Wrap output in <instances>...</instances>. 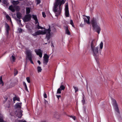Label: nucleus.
Wrapping results in <instances>:
<instances>
[{
    "mask_svg": "<svg viewBox=\"0 0 122 122\" xmlns=\"http://www.w3.org/2000/svg\"><path fill=\"white\" fill-rule=\"evenodd\" d=\"M50 41H49L48 42V44H50Z\"/></svg>",
    "mask_w": 122,
    "mask_h": 122,
    "instance_id": "864d4df0",
    "label": "nucleus"
},
{
    "mask_svg": "<svg viewBox=\"0 0 122 122\" xmlns=\"http://www.w3.org/2000/svg\"><path fill=\"white\" fill-rule=\"evenodd\" d=\"M103 44L102 42H101L100 44L99 45L100 47V49H101V50H102V49L103 47Z\"/></svg>",
    "mask_w": 122,
    "mask_h": 122,
    "instance_id": "c85d7f7f",
    "label": "nucleus"
},
{
    "mask_svg": "<svg viewBox=\"0 0 122 122\" xmlns=\"http://www.w3.org/2000/svg\"><path fill=\"white\" fill-rule=\"evenodd\" d=\"M36 1L37 2V4H39L41 2L40 0H36Z\"/></svg>",
    "mask_w": 122,
    "mask_h": 122,
    "instance_id": "a19ab883",
    "label": "nucleus"
},
{
    "mask_svg": "<svg viewBox=\"0 0 122 122\" xmlns=\"http://www.w3.org/2000/svg\"><path fill=\"white\" fill-rule=\"evenodd\" d=\"M6 33L7 35L9 34V30L10 29L9 26L6 23L5 24Z\"/></svg>",
    "mask_w": 122,
    "mask_h": 122,
    "instance_id": "dca6fc26",
    "label": "nucleus"
},
{
    "mask_svg": "<svg viewBox=\"0 0 122 122\" xmlns=\"http://www.w3.org/2000/svg\"><path fill=\"white\" fill-rule=\"evenodd\" d=\"M65 29L66 33L68 35H70V33L68 29V27L67 26L65 27Z\"/></svg>",
    "mask_w": 122,
    "mask_h": 122,
    "instance_id": "aec40b11",
    "label": "nucleus"
},
{
    "mask_svg": "<svg viewBox=\"0 0 122 122\" xmlns=\"http://www.w3.org/2000/svg\"><path fill=\"white\" fill-rule=\"evenodd\" d=\"M35 51L36 53V54L39 56L40 57H42V52L40 49H38V50H35Z\"/></svg>",
    "mask_w": 122,
    "mask_h": 122,
    "instance_id": "f8f14e48",
    "label": "nucleus"
},
{
    "mask_svg": "<svg viewBox=\"0 0 122 122\" xmlns=\"http://www.w3.org/2000/svg\"><path fill=\"white\" fill-rule=\"evenodd\" d=\"M26 79L27 81V82L29 83H30V79L29 77H27L26 78Z\"/></svg>",
    "mask_w": 122,
    "mask_h": 122,
    "instance_id": "c9c22d12",
    "label": "nucleus"
},
{
    "mask_svg": "<svg viewBox=\"0 0 122 122\" xmlns=\"http://www.w3.org/2000/svg\"><path fill=\"white\" fill-rule=\"evenodd\" d=\"M84 25V24H82V23H81V24L80 25V26L81 27H83V26Z\"/></svg>",
    "mask_w": 122,
    "mask_h": 122,
    "instance_id": "a18cd8bd",
    "label": "nucleus"
},
{
    "mask_svg": "<svg viewBox=\"0 0 122 122\" xmlns=\"http://www.w3.org/2000/svg\"><path fill=\"white\" fill-rule=\"evenodd\" d=\"M44 97L45 98H46L47 97V95L46 94V93H44Z\"/></svg>",
    "mask_w": 122,
    "mask_h": 122,
    "instance_id": "c03bdc74",
    "label": "nucleus"
},
{
    "mask_svg": "<svg viewBox=\"0 0 122 122\" xmlns=\"http://www.w3.org/2000/svg\"><path fill=\"white\" fill-rule=\"evenodd\" d=\"M15 19L17 21H18L19 23H21V20L20 19H17L16 18H15Z\"/></svg>",
    "mask_w": 122,
    "mask_h": 122,
    "instance_id": "4c0bfd02",
    "label": "nucleus"
},
{
    "mask_svg": "<svg viewBox=\"0 0 122 122\" xmlns=\"http://www.w3.org/2000/svg\"><path fill=\"white\" fill-rule=\"evenodd\" d=\"M84 111H85V109H84Z\"/></svg>",
    "mask_w": 122,
    "mask_h": 122,
    "instance_id": "13d9d810",
    "label": "nucleus"
},
{
    "mask_svg": "<svg viewBox=\"0 0 122 122\" xmlns=\"http://www.w3.org/2000/svg\"><path fill=\"white\" fill-rule=\"evenodd\" d=\"M31 18V16L30 14H27L25 16L23 19V20L24 22H28L30 20Z\"/></svg>",
    "mask_w": 122,
    "mask_h": 122,
    "instance_id": "0eeeda50",
    "label": "nucleus"
},
{
    "mask_svg": "<svg viewBox=\"0 0 122 122\" xmlns=\"http://www.w3.org/2000/svg\"><path fill=\"white\" fill-rule=\"evenodd\" d=\"M98 18H93L92 19L90 23L92 25V27L98 25Z\"/></svg>",
    "mask_w": 122,
    "mask_h": 122,
    "instance_id": "39448f33",
    "label": "nucleus"
},
{
    "mask_svg": "<svg viewBox=\"0 0 122 122\" xmlns=\"http://www.w3.org/2000/svg\"><path fill=\"white\" fill-rule=\"evenodd\" d=\"M22 111L21 110H19L16 116L19 118H20L22 115Z\"/></svg>",
    "mask_w": 122,
    "mask_h": 122,
    "instance_id": "2eb2a0df",
    "label": "nucleus"
},
{
    "mask_svg": "<svg viewBox=\"0 0 122 122\" xmlns=\"http://www.w3.org/2000/svg\"><path fill=\"white\" fill-rule=\"evenodd\" d=\"M47 44V43H45V44Z\"/></svg>",
    "mask_w": 122,
    "mask_h": 122,
    "instance_id": "5fc2aeb1",
    "label": "nucleus"
},
{
    "mask_svg": "<svg viewBox=\"0 0 122 122\" xmlns=\"http://www.w3.org/2000/svg\"><path fill=\"white\" fill-rule=\"evenodd\" d=\"M42 15H43V16L45 18L46 17V15H45V12H42Z\"/></svg>",
    "mask_w": 122,
    "mask_h": 122,
    "instance_id": "ea45409f",
    "label": "nucleus"
},
{
    "mask_svg": "<svg viewBox=\"0 0 122 122\" xmlns=\"http://www.w3.org/2000/svg\"><path fill=\"white\" fill-rule=\"evenodd\" d=\"M61 89H60V88H59L57 90V94L61 93Z\"/></svg>",
    "mask_w": 122,
    "mask_h": 122,
    "instance_id": "72a5a7b5",
    "label": "nucleus"
},
{
    "mask_svg": "<svg viewBox=\"0 0 122 122\" xmlns=\"http://www.w3.org/2000/svg\"><path fill=\"white\" fill-rule=\"evenodd\" d=\"M12 3L14 5H16L18 4V1H13Z\"/></svg>",
    "mask_w": 122,
    "mask_h": 122,
    "instance_id": "c756f323",
    "label": "nucleus"
},
{
    "mask_svg": "<svg viewBox=\"0 0 122 122\" xmlns=\"http://www.w3.org/2000/svg\"><path fill=\"white\" fill-rule=\"evenodd\" d=\"M94 44V40H93L91 43L90 50L91 53L96 60L98 58L100 52L99 47L95 46Z\"/></svg>",
    "mask_w": 122,
    "mask_h": 122,
    "instance_id": "f03ea898",
    "label": "nucleus"
},
{
    "mask_svg": "<svg viewBox=\"0 0 122 122\" xmlns=\"http://www.w3.org/2000/svg\"><path fill=\"white\" fill-rule=\"evenodd\" d=\"M86 18H83L84 23L86 22L87 24H90V17L89 16H86Z\"/></svg>",
    "mask_w": 122,
    "mask_h": 122,
    "instance_id": "ddd939ff",
    "label": "nucleus"
},
{
    "mask_svg": "<svg viewBox=\"0 0 122 122\" xmlns=\"http://www.w3.org/2000/svg\"><path fill=\"white\" fill-rule=\"evenodd\" d=\"M87 88H88V86H87Z\"/></svg>",
    "mask_w": 122,
    "mask_h": 122,
    "instance_id": "4d7b16f0",
    "label": "nucleus"
},
{
    "mask_svg": "<svg viewBox=\"0 0 122 122\" xmlns=\"http://www.w3.org/2000/svg\"><path fill=\"white\" fill-rule=\"evenodd\" d=\"M65 2L64 0H56L54 4L53 10L55 13L56 16H58L61 14V6Z\"/></svg>",
    "mask_w": 122,
    "mask_h": 122,
    "instance_id": "f257e3e1",
    "label": "nucleus"
},
{
    "mask_svg": "<svg viewBox=\"0 0 122 122\" xmlns=\"http://www.w3.org/2000/svg\"><path fill=\"white\" fill-rule=\"evenodd\" d=\"M44 101H45V103L46 104L47 103H48V101H47L45 99L44 100Z\"/></svg>",
    "mask_w": 122,
    "mask_h": 122,
    "instance_id": "de8ad7c7",
    "label": "nucleus"
},
{
    "mask_svg": "<svg viewBox=\"0 0 122 122\" xmlns=\"http://www.w3.org/2000/svg\"><path fill=\"white\" fill-rule=\"evenodd\" d=\"M19 122H26L25 121H23L22 120L20 121Z\"/></svg>",
    "mask_w": 122,
    "mask_h": 122,
    "instance_id": "3c124183",
    "label": "nucleus"
},
{
    "mask_svg": "<svg viewBox=\"0 0 122 122\" xmlns=\"http://www.w3.org/2000/svg\"><path fill=\"white\" fill-rule=\"evenodd\" d=\"M26 55L27 57L29 60L30 61V63L33 64H34L32 60L31 53L29 51H27L26 52Z\"/></svg>",
    "mask_w": 122,
    "mask_h": 122,
    "instance_id": "423d86ee",
    "label": "nucleus"
},
{
    "mask_svg": "<svg viewBox=\"0 0 122 122\" xmlns=\"http://www.w3.org/2000/svg\"><path fill=\"white\" fill-rule=\"evenodd\" d=\"M69 116L71 117L74 120H76V117L75 116Z\"/></svg>",
    "mask_w": 122,
    "mask_h": 122,
    "instance_id": "58836bf2",
    "label": "nucleus"
},
{
    "mask_svg": "<svg viewBox=\"0 0 122 122\" xmlns=\"http://www.w3.org/2000/svg\"><path fill=\"white\" fill-rule=\"evenodd\" d=\"M45 33L44 32H43L42 30L41 31L39 30L37 31L35 33L32 34L33 36H36L40 34L44 35Z\"/></svg>",
    "mask_w": 122,
    "mask_h": 122,
    "instance_id": "9d476101",
    "label": "nucleus"
},
{
    "mask_svg": "<svg viewBox=\"0 0 122 122\" xmlns=\"http://www.w3.org/2000/svg\"><path fill=\"white\" fill-rule=\"evenodd\" d=\"M37 71L38 73L41 72L42 70L41 67L40 66H38L37 68Z\"/></svg>",
    "mask_w": 122,
    "mask_h": 122,
    "instance_id": "bb28decb",
    "label": "nucleus"
},
{
    "mask_svg": "<svg viewBox=\"0 0 122 122\" xmlns=\"http://www.w3.org/2000/svg\"><path fill=\"white\" fill-rule=\"evenodd\" d=\"M32 18L34 20H35V24H36L37 23H38V20L37 19V17L36 15H33Z\"/></svg>",
    "mask_w": 122,
    "mask_h": 122,
    "instance_id": "a211bd4d",
    "label": "nucleus"
},
{
    "mask_svg": "<svg viewBox=\"0 0 122 122\" xmlns=\"http://www.w3.org/2000/svg\"><path fill=\"white\" fill-rule=\"evenodd\" d=\"M9 9L13 12H14L15 11V10L12 5L9 6Z\"/></svg>",
    "mask_w": 122,
    "mask_h": 122,
    "instance_id": "412c9836",
    "label": "nucleus"
},
{
    "mask_svg": "<svg viewBox=\"0 0 122 122\" xmlns=\"http://www.w3.org/2000/svg\"><path fill=\"white\" fill-rule=\"evenodd\" d=\"M93 30L99 34L101 30L100 27L98 25L93 26Z\"/></svg>",
    "mask_w": 122,
    "mask_h": 122,
    "instance_id": "6e6552de",
    "label": "nucleus"
},
{
    "mask_svg": "<svg viewBox=\"0 0 122 122\" xmlns=\"http://www.w3.org/2000/svg\"><path fill=\"white\" fill-rule=\"evenodd\" d=\"M20 103H17L15 106V107L16 109V112H17V110H21V106L20 105Z\"/></svg>",
    "mask_w": 122,
    "mask_h": 122,
    "instance_id": "4468645a",
    "label": "nucleus"
},
{
    "mask_svg": "<svg viewBox=\"0 0 122 122\" xmlns=\"http://www.w3.org/2000/svg\"><path fill=\"white\" fill-rule=\"evenodd\" d=\"M51 31V27L50 25L49 26V28L48 29H45L44 30V31H43V32H44L45 33V34H46V38L47 39V41L49 40L50 38Z\"/></svg>",
    "mask_w": 122,
    "mask_h": 122,
    "instance_id": "7ed1b4c3",
    "label": "nucleus"
},
{
    "mask_svg": "<svg viewBox=\"0 0 122 122\" xmlns=\"http://www.w3.org/2000/svg\"><path fill=\"white\" fill-rule=\"evenodd\" d=\"M10 59L11 60H12L13 62H15V58L14 56V54H13V55L10 58Z\"/></svg>",
    "mask_w": 122,
    "mask_h": 122,
    "instance_id": "4be33fe9",
    "label": "nucleus"
},
{
    "mask_svg": "<svg viewBox=\"0 0 122 122\" xmlns=\"http://www.w3.org/2000/svg\"><path fill=\"white\" fill-rule=\"evenodd\" d=\"M20 104H22L21 102H20Z\"/></svg>",
    "mask_w": 122,
    "mask_h": 122,
    "instance_id": "6e6d98bb",
    "label": "nucleus"
},
{
    "mask_svg": "<svg viewBox=\"0 0 122 122\" xmlns=\"http://www.w3.org/2000/svg\"><path fill=\"white\" fill-rule=\"evenodd\" d=\"M6 18L8 20H10V21H11V18L9 16V15L8 14L6 15Z\"/></svg>",
    "mask_w": 122,
    "mask_h": 122,
    "instance_id": "7c9ffc66",
    "label": "nucleus"
},
{
    "mask_svg": "<svg viewBox=\"0 0 122 122\" xmlns=\"http://www.w3.org/2000/svg\"><path fill=\"white\" fill-rule=\"evenodd\" d=\"M57 98L59 99V98L61 97V96L60 95H56Z\"/></svg>",
    "mask_w": 122,
    "mask_h": 122,
    "instance_id": "49530a36",
    "label": "nucleus"
},
{
    "mask_svg": "<svg viewBox=\"0 0 122 122\" xmlns=\"http://www.w3.org/2000/svg\"><path fill=\"white\" fill-rule=\"evenodd\" d=\"M37 24L36 25V28L38 29H42V27L39 26V24L38 22V23H37Z\"/></svg>",
    "mask_w": 122,
    "mask_h": 122,
    "instance_id": "5701e85b",
    "label": "nucleus"
},
{
    "mask_svg": "<svg viewBox=\"0 0 122 122\" xmlns=\"http://www.w3.org/2000/svg\"><path fill=\"white\" fill-rule=\"evenodd\" d=\"M49 57V56L46 54L44 55V56L43 57L44 59L43 62L44 63H45L46 65L47 64V63L48 62Z\"/></svg>",
    "mask_w": 122,
    "mask_h": 122,
    "instance_id": "1a4fd4ad",
    "label": "nucleus"
},
{
    "mask_svg": "<svg viewBox=\"0 0 122 122\" xmlns=\"http://www.w3.org/2000/svg\"><path fill=\"white\" fill-rule=\"evenodd\" d=\"M1 0H0V2H1Z\"/></svg>",
    "mask_w": 122,
    "mask_h": 122,
    "instance_id": "bf43d9fd",
    "label": "nucleus"
},
{
    "mask_svg": "<svg viewBox=\"0 0 122 122\" xmlns=\"http://www.w3.org/2000/svg\"><path fill=\"white\" fill-rule=\"evenodd\" d=\"M24 86H25V90L26 91H27V92H29L27 88L26 85H25Z\"/></svg>",
    "mask_w": 122,
    "mask_h": 122,
    "instance_id": "79ce46f5",
    "label": "nucleus"
},
{
    "mask_svg": "<svg viewBox=\"0 0 122 122\" xmlns=\"http://www.w3.org/2000/svg\"><path fill=\"white\" fill-rule=\"evenodd\" d=\"M112 105L116 111L119 114H120L118 105L116 101L114 99H112Z\"/></svg>",
    "mask_w": 122,
    "mask_h": 122,
    "instance_id": "20e7f679",
    "label": "nucleus"
},
{
    "mask_svg": "<svg viewBox=\"0 0 122 122\" xmlns=\"http://www.w3.org/2000/svg\"><path fill=\"white\" fill-rule=\"evenodd\" d=\"M14 75L15 76H16V75H17V74L18 73V71L16 69H15L14 70Z\"/></svg>",
    "mask_w": 122,
    "mask_h": 122,
    "instance_id": "473e14b6",
    "label": "nucleus"
},
{
    "mask_svg": "<svg viewBox=\"0 0 122 122\" xmlns=\"http://www.w3.org/2000/svg\"><path fill=\"white\" fill-rule=\"evenodd\" d=\"M51 44H52V45H51V46L52 47V46H53V47H54V46L53 45L52 43V42H51Z\"/></svg>",
    "mask_w": 122,
    "mask_h": 122,
    "instance_id": "603ef678",
    "label": "nucleus"
},
{
    "mask_svg": "<svg viewBox=\"0 0 122 122\" xmlns=\"http://www.w3.org/2000/svg\"><path fill=\"white\" fill-rule=\"evenodd\" d=\"M16 100H17L18 101H20L19 98L15 97H14L13 98V101L14 103H15V101Z\"/></svg>",
    "mask_w": 122,
    "mask_h": 122,
    "instance_id": "a878e982",
    "label": "nucleus"
},
{
    "mask_svg": "<svg viewBox=\"0 0 122 122\" xmlns=\"http://www.w3.org/2000/svg\"><path fill=\"white\" fill-rule=\"evenodd\" d=\"M37 62L39 65L41 64V62L39 60H38L37 61Z\"/></svg>",
    "mask_w": 122,
    "mask_h": 122,
    "instance_id": "8fccbe9b",
    "label": "nucleus"
},
{
    "mask_svg": "<svg viewBox=\"0 0 122 122\" xmlns=\"http://www.w3.org/2000/svg\"><path fill=\"white\" fill-rule=\"evenodd\" d=\"M65 14L66 17L69 16V12L68 10V4L67 3H66V5L65 7Z\"/></svg>",
    "mask_w": 122,
    "mask_h": 122,
    "instance_id": "9b49d317",
    "label": "nucleus"
},
{
    "mask_svg": "<svg viewBox=\"0 0 122 122\" xmlns=\"http://www.w3.org/2000/svg\"><path fill=\"white\" fill-rule=\"evenodd\" d=\"M70 24L72 25V26L73 27H74V25L73 24V20H70Z\"/></svg>",
    "mask_w": 122,
    "mask_h": 122,
    "instance_id": "e433bc0d",
    "label": "nucleus"
},
{
    "mask_svg": "<svg viewBox=\"0 0 122 122\" xmlns=\"http://www.w3.org/2000/svg\"><path fill=\"white\" fill-rule=\"evenodd\" d=\"M19 31V33H21L22 32V29L21 28H19L18 29Z\"/></svg>",
    "mask_w": 122,
    "mask_h": 122,
    "instance_id": "37998d69",
    "label": "nucleus"
},
{
    "mask_svg": "<svg viewBox=\"0 0 122 122\" xmlns=\"http://www.w3.org/2000/svg\"><path fill=\"white\" fill-rule=\"evenodd\" d=\"M85 97V96L84 95H83V99L82 100V103L83 104H84L85 102V100L84 99V98Z\"/></svg>",
    "mask_w": 122,
    "mask_h": 122,
    "instance_id": "2f4dec72",
    "label": "nucleus"
},
{
    "mask_svg": "<svg viewBox=\"0 0 122 122\" xmlns=\"http://www.w3.org/2000/svg\"><path fill=\"white\" fill-rule=\"evenodd\" d=\"M65 88V87L63 85H62L61 84V86H60V88H60V89L61 90H64Z\"/></svg>",
    "mask_w": 122,
    "mask_h": 122,
    "instance_id": "cd10ccee",
    "label": "nucleus"
},
{
    "mask_svg": "<svg viewBox=\"0 0 122 122\" xmlns=\"http://www.w3.org/2000/svg\"><path fill=\"white\" fill-rule=\"evenodd\" d=\"M8 108H9V106H8Z\"/></svg>",
    "mask_w": 122,
    "mask_h": 122,
    "instance_id": "052dcab7",
    "label": "nucleus"
},
{
    "mask_svg": "<svg viewBox=\"0 0 122 122\" xmlns=\"http://www.w3.org/2000/svg\"><path fill=\"white\" fill-rule=\"evenodd\" d=\"M30 12V9L29 7L26 8V13L27 14H29Z\"/></svg>",
    "mask_w": 122,
    "mask_h": 122,
    "instance_id": "393cba45",
    "label": "nucleus"
},
{
    "mask_svg": "<svg viewBox=\"0 0 122 122\" xmlns=\"http://www.w3.org/2000/svg\"><path fill=\"white\" fill-rule=\"evenodd\" d=\"M23 85L24 86L25 85H26V84L25 82L24 81L23 82Z\"/></svg>",
    "mask_w": 122,
    "mask_h": 122,
    "instance_id": "09e8293b",
    "label": "nucleus"
},
{
    "mask_svg": "<svg viewBox=\"0 0 122 122\" xmlns=\"http://www.w3.org/2000/svg\"><path fill=\"white\" fill-rule=\"evenodd\" d=\"M4 84V82L2 80V77L1 76L0 77V84L2 86H3Z\"/></svg>",
    "mask_w": 122,
    "mask_h": 122,
    "instance_id": "b1692460",
    "label": "nucleus"
},
{
    "mask_svg": "<svg viewBox=\"0 0 122 122\" xmlns=\"http://www.w3.org/2000/svg\"><path fill=\"white\" fill-rule=\"evenodd\" d=\"M2 2L4 6H7L8 5L7 0H2Z\"/></svg>",
    "mask_w": 122,
    "mask_h": 122,
    "instance_id": "f3484780",
    "label": "nucleus"
},
{
    "mask_svg": "<svg viewBox=\"0 0 122 122\" xmlns=\"http://www.w3.org/2000/svg\"><path fill=\"white\" fill-rule=\"evenodd\" d=\"M73 88L75 90V92H77L78 91V89L77 87L73 86Z\"/></svg>",
    "mask_w": 122,
    "mask_h": 122,
    "instance_id": "f704fd0d",
    "label": "nucleus"
},
{
    "mask_svg": "<svg viewBox=\"0 0 122 122\" xmlns=\"http://www.w3.org/2000/svg\"><path fill=\"white\" fill-rule=\"evenodd\" d=\"M22 15L20 12H18L16 13V16L19 19H20L21 18Z\"/></svg>",
    "mask_w": 122,
    "mask_h": 122,
    "instance_id": "6ab92c4d",
    "label": "nucleus"
}]
</instances>
